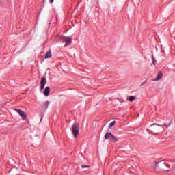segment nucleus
<instances>
[{
    "mask_svg": "<svg viewBox=\"0 0 175 175\" xmlns=\"http://www.w3.org/2000/svg\"><path fill=\"white\" fill-rule=\"evenodd\" d=\"M79 131H80V126H79V124L74 123L71 128V132L74 137H75V139L79 137Z\"/></svg>",
    "mask_w": 175,
    "mask_h": 175,
    "instance_id": "nucleus-1",
    "label": "nucleus"
},
{
    "mask_svg": "<svg viewBox=\"0 0 175 175\" xmlns=\"http://www.w3.org/2000/svg\"><path fill=\"white\" fill-rule=\"evenodd\" d=\"M60 39L63 42H66L64 47H68V46H70L72 44V38L70 37H65L62 36L60 37Z\"/></svg>",
    "mask_w": 175,
    "mask_h": 175,
    "instance_id": "nucleus-2",
    "label": "nucleus"
},
{
    "mask_svg": "<svg viewBox=\"0 0 175 175\" xmlns=\"http://www.w3.org/2000/svg\"><path fill=\"white\" fill-rule=\"evenodd\" d=\"M105 140H111V142H118V139L111 133H107L105 135Z\"/></svg>",
    "mask_w": 175,
    "mask_h": 175,
    "instance_id": "nucleus-3",
    "label": "nucleus"
},
{
    "mask_svg": "<svg viewBox=\"0 0 175 175\" xmlns=\"http://www.w3.org/2000/svg\"><path fill=\"white\" fill-rule=\"evenodd\" d=\"M16 111L23 118V120H27V113L21 109H16Z\"/></svg>",
    "mask_w": 175,
    "mask_h": 175,
    "instance_id": "nucleus-4",
    "label": "nucleus"
},
{
    "mask_svg": "<svg viewBox=\"0 0 175 175\" xmlns=\"http://www.w3.org/2000/svg\"><path fill=\"white\" fill-rule=\"evenodd\" d=\"M46 83H47V80L46 79V77H42L41 78V81H40V88H41V90H44V86L46 85Z\"/></svg>",
    "mask_w": 175,
    "mask_h": 175,
    "instance_id": "nucleus-5",
    "label": "nucleus"
},
{
    "mask_svg": "<svg viewBox=\"0 0 175 175\" xmlns=\"http://www.w3.org/2000/svg\"><path fill=\"white\" fill-rule=\"evenodd\" d=\"M163 77V73L162 71H159L156 77V79H153V81H158L159 80H161Z\"/></svg>",
    "mask_w": 175,
    "mask_h": 175,
    "instance_id": "nucleus-6",
    "label": "nucleus"
},
{
    "mask_svg": "<svg viewBox=\"0 0 175 175\" xmlns=\"http://www.w3.org/2000/svg\"><path fill=\"white\" fill-rule=\"evenodd\" d=\"M44 95L45 96H49L50 95V88L46 87L44 90Z\"/></svg>",
    "mask_w": 175,
    "mask_h": 175,
    "instance_id": "nucleus-7",
    "label": "nucleus"
},
{
    "mask_svg": "<svg viewBox=\"0 0 175 175\" xmlns=\"http://www.w3.org/2000/svg\"><path fill=\"white\" fill-rule=\"evenodd\" d=\"M136 100V96H130L127 98V100H129L130 102H133V100Z\"/></svg>",
    "mask_w": 175,
    "mask_h": 175,
    "instance_id": "nucleus-8",
    "label": "nucleus"
},
{
    "mask_svg": "<svg viewBox=\"0 0 175 175\" xmlns=\"http://www.w3.org/2000/svg\"><path fill=\"white\" fill-rule=\"evenodd\" d=\"M45 58H51V51H49L46 55H45Z\"/></svg>",
    "mask_w": 175,
    "mask_h": 175,
    "instance_id": "nucleus-9",
    "label": "nucleus"
},
{
    "mask_svg": "<svg viewBox=\"0 0 175 175\" xmlns=\"http://www.w3.org/2000/svg\"><path fill=\"white\" fill-rule=\"evenodd\" d=\"M116 125V121H113L110 124H109V128L111 129L113 126Z\"/></svg>",
    "mask_w": 175,
    "mask_h": 175,
    "instance_id": "nucleus-10",
    "label": "nucleus"
},
{
    "mask_svg": "<svg viewBox=\"0 0 175 175\" xmlns=\"http://www.w3.org/2000/svg\"><path fill=\"white\" fill-rule=\"evenodd\" d=\"M49 105H50V102H49V101L45 102L44 106H45L46 109H47V107H49Z\"/></svg>",
    "mask_w": 175,
    "mask_h": 175,
    "instance_id": "nucleus-11",
    "label": "nucleus"
},
{
    "mask_svg": "<svg viewBox=\"0 0 175 175\" xmlns=\"http://www.w3.org/2000/svg\"><path fill=\"white\" fill-rule=\"evenodd\" d=\"M158 163H154L153 164V167H154V169H157V167L158 166Z\"/></svg>",
    "mask_w": 175,
    "mask_h": 175,
    "instance_id": "nucleus-12",
    "label": "nucleus"
},
{
    "mask_svg": "<svg viewBox=\"0 0 175 175\" xmlns=\"http://www.w3.org/2000/svg\"><path fill=\"white\" fill-rule=\"evenodd\" d=\"M152 61H153V65H157V61H155V59H154V57L152 56Z\"/></svg>",
    "mask_w": 175,
    "mask_h": 175,
    "instance_id": "nucleus-13",
    "label": "nucleus"
},
{
    "mask_svg": "<svg viewBox=\"0 0 175 175\" xmlns=\"http://www.w3.org/2000/svg\"><path fill=\"white\" fill-rule=\"evenodd\" d=\"M117 100H119V102H120V103H124V99H122V98H117Z\"/></svg>",
    "mask_w": 175,
    "mask_h": 175,
    "instance_id": "nucleus-14",
    "label": "nucleus"
},
{
    "mask_svg": "<svg viewBox=\"0 0 175 175\" xmlns=\"http://www.w3.org/2000/svg\"><path fill=\"white\" fill-rule=\"evenodd\" d=\"M82 169H85L86 167H90V165H82Z\"/></svg>",
    "mask_w": 175,
    "mask_h": 175,
    "instance_id": "nucleus-15",
    "label": "nucleus"
},
{
    "mask_svg": "<svg viewBox=\"0 0 175 175\" xmlns=\"http://www.w3.org/2000/svg\"><path fill=\"white\" fill-rule=\"evenodd\" d=\"M163 170H165V172H170V170L166 169V168H163Z\"/></svg>",
    "mask_w": 175,
    "mask_h": 175,
    "instance_id": "nucleus-16",
    "label": "nucleus"
},
{
    "mask_svg": "<svg viewBox=\"0 0 175 175\" xmlns=\"http://www.w3.org/2000/svg\"><path fill=\"white\" fill-rule=\"evenodd\" d=\"M165 126H167V128H168V126H170V124H168L167 125L165 124Z\"/></svg>",
    "mask_w": 175,
    "mask_h": 175,
    "instance_id": "nucleus-17",
    "label": "nucleus"
},
{
    "mask_svg": "<svg viewBox=\"0 0 175 175\" xmlns=\"http://www.w3.org/2000/svg\"><path fill=\"white\" fill-rule=\"evenodd\" d=\"M54 2V0H50V3H53Z\"/></svg>",
    "mask_w": 175,
    "mask_h": 175,
    "instance_id": "nucleus-18",
    "label": "nucleus"
},
{
    "mask_svg": "<svg viewBox=\"0 0 175 175\" xmlns=\"http://www.w3.org/2000/svg\"><path fill=\"white\" fill-rule=\"evenodd\" d=\"M163 165H164V166H167L166 164H165V163H163Z\"/></svg>",
    "mask_w": 175,
    "mask_h": 175,
    "instance_id": "nucleus-19",
    "label": "nucleus"
},
{
    "mask_svg": "<svg viewBox=\"0 0 175 175\" xmlns=\"http://www.w3.org/2000/svg\"><path fill=\"white\" fill-rule=\"evenodd\" d=\"M154 125H157V124H154Z\"/></svg>",
    "mask_w": 175,
    "mask_h": 175,
    "instance_id": "nucleus-20",
    "label": "nucleus"
},
{
    "mask_svg": "<svg viewBox=\"0 0 175 175\" xmlns=\"http://www.w3.org/2000/svg\"><path fill=\"white\" fill-rule=\"evenodd\" d=\"M43 1H44V0H43Z\"/></svg>",
    "mask_w": 175,
    "mask_h": 175,
    "instance_id": "nucleus-21",
    "label": "nucleus"
}]
</instances>
